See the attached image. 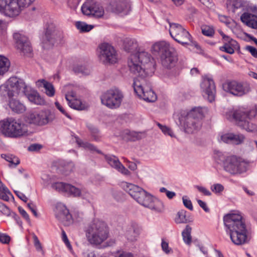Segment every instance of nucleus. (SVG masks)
<instances>
[{"mask_svg": "<svg viewBox=\"0 0 257 257\" xmlns=\"http://www.w3.org/2000/svg\"><path fill=\"white\" fill-rule=\"evenodd\" d=\"M84 257H96L93 251H86L83 253Z\"/></svg>", "mask_w": 257, "mask_h": 257, "instance_id": "obj_64", "label": "nucleus"}, {"mask_svg": "<svg viewBox=\"0 0 257 257\" xmlns=\"http://www.w3.org/2000/svg\"><path fill=\"white\" fill-rule=\"evenodd\" d=\"M42 148V146L39 144H34L31 145L28 147V150L30 151H37Z\"/></svg>", "mask_w": 257, "mask_h": 257, "instance_id": "obj_57", "label": "nucleus"}, {"mask_svg": "<svg viewBox=\"0 0 257 257\" xmlns=\"http://www.w3.org/2000/svg\"><path fill=\"white\" fill-rule=\"evenodd\" d=\"M82 13L89 17L100 18L103 16V7L96 0H87L81 7Z\"/></svg>", "mask_w": 257, "mask_h": 257, "instance_id": "obj_16", "label": "nucleus"}, {"mask_svg": "<svg viewBox=\"0 0 257 257\" xmlns=\"http://www.w3.org/2000/svg\"><path fill=\"white\" fill-rule=\"evenodd\" d=\"M34 0H0V12L10 17L18 16L22 8L28 7Z\"/></svg>", "mask_w": 257, "mask_h": 257, "instance_id": "obj_11", "label": "nucleus"}, {"mask_svg": "<svg viewBox=\"0 0 257 257\" xmlns=\"http://www.w3.org/2000/svg\"><path fill=\"white\" fill-rule=\"evenodd\" d=\"M15 193H16L17 196L24 202H26L28 201V198L23 193L18 191H15Z\"/></svg>", "mask_w": 257, "mask_h": 257, "instance_id": "obj_58", "label": "nucleus"}, {"mask_svg": "<svg viewBox=\"0 0 257 257\" xmlns=\"http://www.w3.org/2000/svg\"><path fill=\"white\" fill-rule=\"evenodd\" d=\"M30 123L37 125H44L52 121L54 115L48 110H41L29 113L27 116Z\"/></svg>", "mask_w": 257, "mask_h": 257, "instance_id": "obj_15", "label": "nucleus"}, {"mask_svg": "<svg viewBox=\"0 0 257 257\" xmlns=\"http://www.w3.org/2000/svg\"><path fill=\"white\" fill-rule=\"evenodd\" d=\"M191 231L192 228L187 225L182 232L183 241L187 245H190L192 242Z\"/></svg>", "mask_w": 257, "mask_h": 257, "instance_id": "obj_34", "label": "nucleus"}, {"mask_svg": "<svg viewBox=\"0 0 257 257\" xmlns=\"http://www.w3.org/2000/svg\"><path fill=\"white\" fill-rule=\"evenodd\" d=\"M75 93L71 92L66 94L65 98L68 101L69 106L74 109L84 110L87 109V106L83 103L80 99L75 98Z\"/></svg>", "mask_w": 257, "mask_h": 257, "instance_id": "obj_23", "label": "nucleus"}, {"mask_svg": "<svg viewBox=\"0 0 257 257\" xmlns=\"http://www.w3.org/2000/svg\"><path fill=\"white\" fill-rule=\"evenodd\" d=\"M219 49L222 52L232 54L235 50L239 49V45L236 41L230 38L223 42V45Z\"/></svg>", "mask_w": 257, "mask_h": 257, "instance_id": "obj_24", "label": "nucleus"}, {"mask_svg": "<svg viewBox=\"0 0 257 257\" xmlns=\"http://www.w3.org/2000/svg\"><path fill=\"white\" fill-rule=\"evenodd\" d=\"M27 85L24 80L16 77H12L9 79L7 82L0 86V91L5 90L10 98L9 105L12 111L18 113H21L26 110L24 105L18 100L12 98L14 92L17 93H25Z\"/></svg>", "mask_w": 257, "mask_h": 257, "instance_id": "obj_3", "label": "nucleus"}, {"mask_svg": "<svg viewBox=\"0 0 257 257\" xmlns=\"http://www.w3.org/2000/svg\"><path fill=\"white\" fill-rule=\"evenodd\" d=\"M183 202L184 205L190 210H193V207L190 200L186 198V197H183Z\"/></svg>", "mask_w": 257, "mask_h": 257, "instance_id": "obj_46", "label": "nucleus"}, {"mask_svg": "<svg viewBox=\"0 0 257 257\" xmlns=\"http://www.w3.org/2000/svg\"><path fill=\"white\" fill-rule=\"evenodd\" d=\"M223 222L226 232L234 244L241 245L246 242L247 231L245 222L240 214H227L224 216Z\"/></svg>", "mask_w": 257, "mask_h": 257, "instance_id": "obj_1", "label": "nucleus"}, {"mask_svg": "<svg viewBox=\"0 0 257 257\" xmlns=\"http://www.w3.org/2000/svg\"><path fill=\"white\" fill-rule=\"evenodd\" d=\"M220 139L224 143L238 145L244 141V137L242 135L226 134L222 135Z\"/></svg>", "mask_w": 257, "mask_h": 257, "instance_id": "obj_25", "label": "nucleus"}, {"mask_svg": "<svg viewBox=\"0 0 257 257\" xmlns=\"http://www.w3.org/2000/svg\"><path fill=\"white\" fill-rule=\"evenodd\" d=\"M160 59L162 65L167 68H171L175 66L178 60L176 52L173 48L161 55Z\"/></svg>", "mask_w": 257, "mask_h": 257, "instance_id": "obj_22", "label": "nucleus"}, {"mask_svg": "<svg viewBox=\"0 0 257 257\" xmlns=\"http://www.w3.org/2000/svg\"><path fill=\"white\" fill-rule=\"evenodd\" d=\"M28 98L30 101L37 105H44L45 99L42 97L36 91H33L28 95Z\"/></svg>", "mask_w": 257, "mask_h": 257, "instance_id": "obj_32", "label": "nucleus"}, {"mask_svg": "<svg viewBox=\"0 0 257 257\" xmlns=\"http://www.w3.org/2000/svg\"><path fill=\"white\" fill-rule=\"evenodd\" d=\"M116 169L124 175H129L130 174V172L125 168L121 163H120V166H119L117 168H116Z\"/></svg>", "mask_w": 257, "mask_h": 257, "instance_id": "obj_54", "label": "nucleus"}, {"mask_svg": "<svg viewBox=\"0 0 257 257\" xmlns=\"http://www.w3.org/2000/svg\"><path fill=\"white\" fill-rule=\"evenodd\" d=\"M56 217L64 225L69 226L73 223L72 215L65 205L57 204L55 210Z\"/></svg>", "mask_w": 257, "mask_h": 257, "instance_id": "obj_20", "label": "nucleus"}, {"mask_svg": "<svg viewBox=\"0 0 257 257\" xmlns=\"http://www.w3.org/2000/svg\"><path fill=\"white\" fill-rule=\"evenodd\" d=\"M8 195H12V194L9 190L8 192H6L5 191H1L0 198L5 201H8L10 199V198H9V196H8Z\"/></svg>", "mask_w": 257, "mask_h": 257, "instance_id": "obj_52", "label": "nucleus"}, {"mask_svg": "<svg viewBox=\"0 0 257 257\" xmlns=\"http://www.w3.org/2000/svg\"><path fill=\"white\" fill-rule=\"evenodd\" d=\"M124 47L126 51L133 52L137 49L138 44L135 39H126L124 41Z\"/></svg>", "mask_w": 257, "mask_h": 257, "instance_id": "obj_35", "label": "nucleus"}, {"mask_svg": "<svg viewBox=\"0 0 257 257\" xmlns=\"http://www.w3.org/2000/svg\"><path fill=\"white\" fill-rule=\"evenodd\" d=\"M202 34L208 37H212L214 34V30L211 26L205 25L201 27Z\"/></svg>", "mask_w": 257, "mask_h": 257, "instance_id": "obj_41", "label": "nucleus"}, {"mask_svg": "<svg viewBox=\"0 0 257 257\" xmlns=\"http://www.w3.org/2000/svg\"><path fill=\"white\" fill-rule=\"evenodd\" d=\"M218 18H219V21L223 23L226 25L230 24L229 17L224 16V15H219Z\"/></svg>", "mask_w": 257, "mask_h": 257, "instance_id": "obj_59", "label": "nucleus"}, {"mask_svg": "<svg viewBox=\"0 0 257 257\" xmlns=\"http://www.w3.org/2000/svg\"><path fill=\"white\" fill-rule=\"evenodd\" d=\"M241 21L246 26L253 29H257V16L248 13H244L240 17Z\"/></svg>", "mask_w": 257, "mask_h": 257, "instance_id": "obj_28", "label": "nucleus"}, {"mask_svg": "<svg viewBox=\"0 0 257 257\" xmlns=\"http://www.w3.org/2000/svg\"><path fill=\"white\" fill-rule=\"evenodd\" d=\"M55 105L56 108L67 117L71 118L70 115L65 111L64 108L61 106V105L57 101L55 102Z\"/></svg>", "mask_w": 257, "mask_h": 257, "instance_id": "obj_47", "label": "nucleus"}, {"mask_svg": "<svg viewBox=\"0 0 257 257\" xmlns=\"http://www.w3.org/2000/svg\"><path fill=\"white\" fill-rule=\"evenodd\" d=\"M73 71L76 74L81 73L83 75H88L90 72V69L85 66L76 65L73 67Z\"/></svg>", "mask_w": 257, "mask_h": 257, "instance_id": "obj_40", "label": "nucleus"}, {"mask_svg": "<svg viewBox=\"0 0 257 257\" xmlns=\"http://www.w3.org/2000/svg\"><path fill=\"white\" fill-rule=\"evenodd\" d=\"M1 212L3 214L7 215V216H10L12 214V212H11L10 209L6 205L5 206L4 209H3V210Z\"/></svg>", "mask_w": 257, "mask_h": 257, "instance_id": "obj_62", "label": "nucleus"}, {"mask_svg": "<svg viewBox=\"0 0 257 257\" xmlns=\"http://www.w3.org/2000/svg\"><path fill=\"white\" fill-rule=\"evenodd\" d=\"M151 58V55L145 51L132 54L128 61L130 71L136 74L137 77H147V74L142 65L149 63Z\"/></svg>", "mask_w": 257, "mask_h": 257, "instance_id": "obj_8", "label": "nucleus"}, {"mask_svg": "<svg viewBox=\"0 0 257 257\" xmlns=\"http://www.w3.org/2000/svg\"><path fill=\"white\" fill-rule=\"evenodd\" d=\"M223 88L225 91L239 97L248 94L251 90L249 83L236 80L226 82L223 85Z\"/></svg>", "mask_w": 257, "mask_h": 257, "instance_id": "obj_14", "label": "nucleus"}, {"mask_svg": "<svg viewBox=\"0 0 257 257\" xmlns=\"http://www.w3.org/2000/svg\"><path fill=\"white\" fill-rule=\"evenodd\" d=\"M227 5H231L234 9L240 8L242 4L241 0H227Z\"/></svg>", "mask_w": 257, "mask_h": 257, "instance_id": "obj_44", "label": "nucleus"}, {"mask_svg": "<svg viewBox=\"0 0 257 257\" xmlns=\"http://www.w3.org/2000/svg\"><path fill=\"white\" fill-rule=\"evenodd\" d=\"M75 138L76 143L79 147L84 148L85 149H87L92 152H96L98 154H102L101 151L98 150L94 145L88 142H83L78 137H75Z\"/></svg>", "mask_w": 257, "mask_h": 257, "instance_id": "obj_31", "label": "nucleus"}, {"mask_svg": "<svg viewBox=\"0 0 257 257\" xmlns=\"http://www.w3.org/2000/svg\"><path fill=\"white\" fill-rule=\"evenodd\" d=\"M255 114L254 110L248 111L244 109L240 108L234 111L232 116L239 126L246 131L254 132L256 130L257 126L249 120L255 116Z\"/></svg>", "mask_w": 257, "mask_h": 257, "instance_id": "obj_10", "label": "nucleus"}, {"mask_svg": "<svg viewBox=\"0 0 257 257\" xmlns=\"http://www.w3.org/2000/svg\"><path fill=\"white\" fill-rule=\"evenodd\" d=\"M52 35V30H49L48 28H47L46 33H45V36L46 39H47L48 41H50L51 37V36Z\"/></svg>", "mask_w": 257, "mask_h": 257, "instance_id": "obj_63", "label": "nucleus"}, {"mask_svg": "<svg viewBox=\"0 0 257 257\" xmlns=\"http://www.w3.org/2000/svg\"><path fill=\"white\" fill-rule=\"evenodd\" d=\"M53 189L61 192L66 193L74 197H80L86 193L85 189H80L69 184L63 182H56L52 185Z\"/></svg>", "mask_w": 257, "mask_h": 257, "instance_id": "obj_18", "label": "nucleus"}, {"mask_svg": "<svg viewBox=\"0 0 257 257\" xmlns=\"http://www.w3.org/2000/svg\"><path fill=\"white\" fill-rule=\"evenodd\" d=\"M77 29L82 32H88L91 30L94 26L88 25L84 22H77L75 25Z\"/></svg>", "mask_w": 257, "mask_h": 257, "instance_id": "obj_39", "label": "nucleus"}, {"mask_svg": "<svg viewBox=\"0 0 257 257\" xmlns=\"http://www.w3.org/2000/svg\"><path fill=\"white\" fill-rule=\"evenodd\" d=\"M0 241L3 243H9L10 237L6 234L0 233Z\"/></svg>", "mask_w": 257, "mask_h": 257, "instance_id": "obj_50", "label": "nucleus"}, {"mask_svg": "<svg viewBox=\"0 0 257 257\" xmlns=\"http://www.w3.org/2000/svg\"><path fill=\"white\" fill-rule=\"evenodd\" d=\"M132 135L133 137V140L135 141L141 139L144 134L140 132H134L132 133Z\"/></svg>", "mask_w": 257, "mask_h": 257, "instance_id": "obj_60", "label": "nucleus"}, {"mask_svg": "<svg viewBox=\"0 0 257 257\" xmlns=\"http://www.w3.org/2000/svg\"><path fill=\"white\" fill-rule=\"evenodd\" d=\"M18 210L20 213L22 215L24 218L28 222H30V218L27 212L22 207H19Z\"/></svg>", "mask_w": 257, "mask_h": 257, "instance_id": "obj_49", "label": "nucleus"}, {"mask_svg": "<svg viewBox=\"0 0 257 257\" xmlns=\"http://www.w3.org/2000/svg\"><path fill=\"white\" fill-rule=\"evenodd\" d=\"M123 98L122 92L117 88L110 89L101 96L102 104L110 109H116L120 106Z\"/></svg>", "mask_w": 257, "mask_h": 257, "instance_id": "obj_13", "label": "nucleus"}, {"mask_svg": "<svg viewBox=\"0 0 257 257\" xmlns=\"http://www.w3.org/2000/svg\"><path fill=\"white\" fill-rule=\"evenodd\" d=\"M208 109L206 107H194L187 114L183 121V126L187 133H193L199 130L202 126V119Z\"/></svg>", "mask_w": 257, "mask_h": 257, "instance_id": "obj_6", "label": "nucleus"}, {"mask_svg": "<svg viewBox=\"0 0 257 257\" xmlns=\"http://www.w3.org/2000/svg\"><path fill=\"white\" fill-rule=\"evenodd\" d=\"M87 127L89 131L92 140L96 142L99 141L101 136L98 128L91 124L87 125Z\"/></svg>", "mask_w": 257, "mask_h": 257, "instance_id": "obj_36", "label": "nucleus"}, {"mask_svg": "<svg viewBox=\"0 0 257 257\" xmlns=\"http://www.w3.org/2000/svg\"><path fill=\"white\" fill-rule=\"evenodd\" d=\"M161 246H162V249L164 251H165L166 253L169 252V250L168 249L169 245L167 242H166L164 240H162V243H161Z\"/></svg>", "mask_w": 257, "mask_h": 257, "instance_id": "obj_61", "label": "nucleus"}, {"mask_svg": "<svg viewBox=\"0 0 257 257\" xmlns=\"http://www.w3.org/2000/svg\"><path fill=\"white\" fill-rule=\"evenodd\" d=\"M196 187L199 192L202 193L204 195L210 196L211 195V192L204 187L197 186Z\"/></svg>", "mask_w": 257, "mask_h": 257, "instance_id": "obj_53", "label": "nucleus"}, {"mask_svg": "<svg viewBox=\"0 0 257 257\" xmlns=\"http://www.w3.org/2000/svg\"><path fill=\"white\" fill-rule=\"evenodd\" d=\"M158 126L165 135L170 136L171 137H173V133L169 127L163 125L159 123H158Z\"/></svg>", "mask_w": 257, "mask_h": 257, "instance_id": "obj_43", "label": "nucleus"}, {"mask_svg": "<svg viewBox=\"0 0 257 257\" xmlns=\"http://www.w3.org/2000/svg\"><path fill=\"white\" fill-rule=\"evenodd\" d=\"M141 231V227L136 223H132L125 232L127 239L131 241L137 240Z\"/></svg>", "mask_w": 257, "mask_h": 257, "instance_id": "obj_26", "label": "nucleus"}, {"mask_svg": "<svg viewBox=\"0 0 257 257\" xmlns=\"http://www.w3.org/2000/svg\"><path fill=\"white\" fill-rule=\"evenodd\" d=\"M10 66V62L6 57L0 55V75L7 72Z\"/></svg>", "mask_w": 257, "mask_h": 257, "instance_id": "obj_33", "label": "nucleus"}, {"mask_svg": "<svg viewBox=\"0 0 257 257\" xmlns=\"http://www.w3.org/2000/svg\"><path fill=\"white\" fill-rule=\"evenodd\" d=\"M104 157L106 161L112 167L116 169L120 166L121 163L115 156L110 155H104Z\"/></svg>", "mask_w": 257, "mask_h": 257, "instance_id": "obj_37", "label": "nucleus"}, {"mask_svg": "<svg viewBox=\"0 0 257 257\" xmlns=\"http://www.w3.org/2000/svg\"><path fill=\"white\" fill-rule=\"evenodd\" d=\"M62 239L68 248H71L70 243L68 239L66 233L64 230H62Z\"/></svg>", "mask_w": 257, "mask_h": 257, "instance_id": "obj_51", "label": "nucleus"}, {"mask_svg": "<svg viewBox=\"0 0 257 257\" xmlns=\"http://www.w3.org/2000/svg\"><path fill=\"white\" fill-rule=\"evenodd\" d=\"M171 48L168 43L165 41H160L153 45L152 51L154 54H158L161 57V55L166 53Z\"/></svg>", "mask_w": 257, "mask_h": 257, "instance_id": "obj_27", "label": "nucleus"}, {"mask_svg": "<svg viewBox=\"0 0 257 257\" xmlns=\"http://www.w3.org/2000/svg\"><path fill=\"white\" fill-rule=\"evenodd\" d=\"M2 133L6 136L18 138L25 136L28 133L27 125L20 120L9 118L0 122Z\"/></svg>", "mask_w": 257, "mask_h": 257, "instance_id": "obj_7", "label": "nucleus"}, {"mask_svg": "<svg viewBox=\"0 0 257 257\" xmlns=\"http://www.w3.org/2000/svg\"><path fill=\"white\" fill-rule=\"evenodd\" d=\"M169 33L171 37L178 43L183 45L191 43L197 49L200 47L196 42L192 41L189 33L181 25L177 23H169Z\"/></svg>", "mask_w": 257, "mask_h": 257, "instance_id": "obj_12", "label": "nucleus"}, {"mask_svg": "<svg viewBox=\"0 0 257 257\" xmlns=\"http://www.w3.org/2000/svg\"><path fill=\"white\" fill-rule=\"evenodd\" d=\"M16 47L24 55L30 56L32 52V47L28 38L20 33H15L13 35Z\"/></svg>", "mask_w": 257, "mask_h": 257, "instance_id": "obj_19", "label": "nucleus"}, {"mask_svg": "<svg viewBox=\"0 0 257 257\" xmlns=\"http://www.w3.org/2000/svg\"><path fill=\"white\" fill-rule=\"evenodd\" d=\"M28 207L30 209V210L32 211V212L33 213L35 217H38V214L36 211V207L35 205H34L33 203L30 202L28 203L27 204Z\"/></svg>", "mask_w": 257, "mask_h": 257, "instance_id": "obj_55", "label": "nucleus"}, {"mask_svg": "<svg viewBox=\"0 0 257 257\" xmlns=\"http://www.w3.org/2000/svg\"><path fill=\"white\" fill-rule=\"evenodd\" d=\"M214 158L216 162L221 164L226 172L232 175L244 173L249 166L248 161L235 155L226 156L222 153L217 152Z\"/></svg>", "mask_w": 257, "mask_h": 257, "instance_id": "obj_4", "label": "nucleus"}, {"mask_svg": "<svg viewBox=\"0 0 257 257\" xmlns=\"http://www.w3.org/2000/svg\"><path fill=\"white\" fill-rule=\"evenodd\" d=\"M99 58L104 63L113 64L117 62L116 52L113 46L107 43L99 45Z\"/></svg>", "mask_w": 257, "mask_h": 257, "instance_id": "obj_17", "label": "nucleus"}, {"mask_svg": "<svg viewBox=\"0 0 257 257\" xmlns=\"http://www.w3.org/2000/svg\"><path fill=\"white\" fill-rule=\"evenodd\" d=\"M121 186L140 204L157 212L163 211L164 207L162 202L141 187L126 182H122Z\"/></svg>", "mask_w": 257, "mask_h": 257, "instance_id": "obj_2", "label": "nucleus"}, {"mask_svg": "<svg viewBox=\"0 0 257 257\" xmlns=\"http://www.w3.org/2000/svg\"><path fill=\"white\" fill-rule=\"evenodd\" d=\"M245 49L248 51L251 55L257 58V49L253 46H246Z\"/></svg>", "mask_w": 257, "mask_h": 257, "instance_id": "obj_48", "label": "nucleus"}, {"mask_svg": "<svg viewBox=\"0 0 257 257\" xmlns=\"http://www.w3.org/2000/svg\"><path fill=\"white\" fill-rule=\"evenodd\" d=\"M33 239H34V245H35L37 250L42 251L43 254H44V251L42 249V246L41 245V244L38 237L36 235H34L33 236Z\"/></svg>", "mask_w": 257, "mask_h": 257, "instance_id": "obj_45", "label": "nucleus"}, {"mask_svg": "<svg viewBox=\"0 0 257 257\" xmlns=\"http://www.w3.org/2000/svg\"><path fill=\"white\" fill-rule=\"evenodd\" d=\"M131 10L130 2L125 0L119 2L114 8L115 12L121 16L128 15Z\"/></svg>", "mask_w": 257, "mask_h": 257, "instance_id": "obj_29", "label": "nucleus"}, {"mask_svg": "<svg viewBox=\"0 0 257 257\" xmlns=\"http://www.w3.org/2000/svg\"><path fill=\"white\" fill-rule=\"evenodd\" d=\"M36 85L38 87H43L45 90V93L48 96L53 97L55 95V90L54 86L45 79L38 80L36 82Z\"/></svg>", "mask_w": 257, "mask_h": 257, "instance_id": "obj_30", "label": "nucleus"}, {"mask_svg": "<svg viewBox=\"0 0 257 257\" xmlns=\"http://www.w3.org/2000/svg\"><path fill=\"white\" fill-rule=\"evenodd\" d=\"M198 204L206 212H208L209 211V209L207 207L206 203L199 199L197 200Z\"/></svg>", "mask_w": 257, "mask_h": 257, "instance_id": "obj_56", "label": "nucleus"}, {"mask_svg": "<svg viewBox=\"0 0 257 257\" xmlns=\"http://www.w3.org/2000/svg\"><path fill=\"white\" fill-rule=\"evenodd\" d=\"M186 211L182 210L177 213V216L175 219L176 223H186L189 221V219L186 217Z\"/></svg>", "mask_w": 257, "mask_h": 257, "instance_id": "obj_38", "label": "nucleus"}, {"mask_svg": "<svg viewBox=\"0 0 257 257\" xmlns=\"http://www.w3.org/2000/svg\"><path fill=\"white\" fill-rule=\"evenodd\" d=\"M210 189L215 194H219L223 191L224 188L221 184L216 183L212 185Z\"/></svg>", "mask_w": 257, "mask_h": 257, "instance_id": "obj_42", "label": "nucleus"}, {"mask_svg": "<svg viewBox=\"0 0 257 257\" xmlns=\"http://www.w3.org/2000/svg\"><path fill=\"white\" fill-rule=\"evenodd\" d=\"M85 232L88 241L91 244L99 245L108 237L106 224L98 219H93L88 223Z\"/></svg>", "mask_w": 257, "mask_h": 257, "instance_id": "obj_5", "label": "nucleus"}, {"mask_svg": "<svg viewBox=\"0 0 257 257\" xmlns=\"http://www.w3.org/2000/svg\"><path fill=\"white\" fill-rule=\"evenodd\" d=\"M133 87L138 96L148 102H154L157 96L152 90L147 77H136L134 78Z\"/></svg>", "mask_w": 257, "mask_h": 257, "instance_id": "obj_9", "label": "nucleus"}, {"mask_svg": "<svg viewBox=\"0 0 257 257\" xmlns=\"http://www.w3.org/2000/svg\"><path fill=\"white\" fill-rule=\"evenodd\" d=\"M200 86L201 89L207 96L208 101L210 102L214 101L216 89L213 79L208 76L204 77Z\"/></svg>", "mask_w": 257, "mask_h": 257, "instance_id": "obj_21", "label": "nucleus"}]
</instances>
